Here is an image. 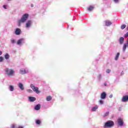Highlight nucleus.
<instances>
[{
  "mask_svg": "<svg viewBox=\"0 0 128 128\" xmlns=\"http://www.w3.org/2000/svg\"><path fill=\"white\" fill-rule=\"evenodd\" d=\"M99 103L100 104H104V100H99Z\"/></svg>",
  "mask_w": 128,
  "mask_h": 128,
  "instance_id": "30",
  "label": "nucleus"
},
{
  "mask_svg": "<svg viewBox=\"0 0 128 128\" xmlns=\"http://www.w3.org/2000/svg\"><path fill=\"white\" fill-rule=\"evenodd\" d=\"M16 44L18 46H23L24 44H26V39H24V38H21L18 40Z\"/></svg>",
  "mask_w": 128,
  "mask_h": 128,
  "instance_id": "4",
  "label": "nucleus"
},
{
  "mask_svg": "<svg viewBox=\"0 0 128 128\" xmlns=\"http://www.w3.org/2000/svg\"><path fill=\"white\" fill-rule=\"evenodd\" d=\"M36 122L37 124H40V120H36Z\"/></svg>",
  "mask_w": 128,
  "mask_h": 128,
  "instance_id": "27",
  "label": "nucleus"
},
{
  "mask_svg": "<svg viewBox=\"0 0 128 128\" xmlns=\"http://www.w3.org/2000/svg\"><path fill=\"white\" fill-rule=\"evenodd\" d=\"M7 0L10 1V0Z\"/></svg>",
  "mask_w": 128,
  "mask_h": 128,
  "instance_id": "42",
  "label": "nucleus"
},
{
  "mask_svg": "<svg viewBox=\"0 0 128 128\" xmlns=\"http://www.w3.org/2000/svg\"><path fill=\"white\" fill-rule=\"evenodd\" d=\"M121 100L122 102H128V95L123 96Z\"/></svg>",
  "mask_w": 128,
  "mask_h": 128,
  "instance_id": "9",
  "label": "nucleus"
},
{
  "mask_svg": "<svg viewBox=\"0 0 128 128\" xmlns=\"http://www.w3.org/2000/svg\"><path fill=\"white\" fill-rule=\"evenodd\" d=\"M126 24H122L120 28H121V30H124V28H126Z\"/></svg>",
  "mask_w": 128,
  "mask_h": 128,
  "instance_id": "25",
  "label": "nucleus"
},
{
  "mask_svg": "<svg viewBox=\"0 0 128 128\" xmlns=\"http://www.w3.org/2000/svg\"><path fill=\"white\" fill-rule=\"evenodd\" d=\"M5 74L8 76H14V74H16V72L12 68H6L5 69Z\"/></svg>",
  "mask_w": 128,
  "mask_h": 128,
  "instance_id": "2",
  "label": "nucleus"
},
{
  "mask_svg": "<svg viewBox=\"0 0 128 128\" xmlns=\"http://www.w3.org/2000/svg\"><path fill=\"white\" fill-rule=\"evenodd\" d=\"M120 52H118L114 57V60H118L120 58Z\"/></svg>",
  "mask_w": 128,
  "mask_h": 128,
  "instance_id": "19",
  "label": "nucleus"
},
{
  "mask_svg": "<svg viewBox=\"0 0 128 128\" xmlns=\"http://www.w3.org/2000/svg\"><path fill=\"white\" fill-rule=\"evenodd\" d=\"M104 26H110L112 24L110 20H106L104 21Z\"/></svg>",
  "mask_w": 128,
  "mask_h": 128,
  "instance_id": "8",
  "label": "nucleus"
},
{
  "mask_svg": "<svg viewBox=\"0 0 128 128\" xmlns=\"http://www.w3.org/2000/svg\"><path fill=\"white\" fill-rule=\"evenodd\" d=\"M114 126V122L112 120L107 121L104 125V128H112Z\"/></svg>",
  "mask_w": 128,
  "mask_h": 128,
  "instance_id": "3",
  "label": "nucleus"
},
{
  "mask_svg": "<svg viewBox=\"0 0 128 128\" xmlns=\"http://www.w3.org/2000/svg\"><path fill=\"white\" fill-rule=\"evenodd\" d=\"M124 38L128 37V32L124 35Z\"/></svg>",
  "mask_w": 128,
  "mask_h": 128,
  "instance_id": "33",
  "label": "nucleus"
},
{
  "mask_svg": "<svg viewBox=\"0 0 128 128\" xmlns=\"http://www.w3.org/2000/svg\"><path fill=\"white\" fill-rule=\"evenodd\" d=\"M104 86H108V84H106V82L104 83Z\"/></svg>",
  "mask_w": 128,
  "mask_h": 128,
  "instance_id": "37",
  "label": "nucleus"
},
{
  "mask_svg": "<svg viewBox=\"0 0 128 128\" xmlns=\"http://www.w3.org/2000/svg\"><path fill=\"white\" fill-rule=\"evenodd\" d=\"M87 10L88 12H92L94 10V6H90Z\"/></svg>",
  "mask_w": 128,
  "mask_h": 128,
  "instance_id": "15",
  "label": "nucleus"
},
{
  "mask_svg": "<svg viewBox=\"0 0 128 128\" xmlns=\"http://www.w3.org/2000/svg\"><path fill=\"white\" fill-rule=\"evenodd\" d=\"M114 96V95L112 94H110V96H109V98H112V97Z\"/></svg>",
  "mask_w": 128,
  "mask_h": 128,
  "instance_id": "35",
  "label": "nucleus"
},
{
  "mask_svg": "<svg viewBox=\"0 0 128 128\" xmlns=\"http://www.w3.org/2000/svg\"><path fill=\"white\" fill-rule=\"evenodd\" d=\"M4 62V57L0 56V62Z\"/></svg>",
  "mask_w": 128,
  "mask_h": 128,
  "instance_id": "29",
  "label": "nucleus"
},
{
  "mask_svg": "<svg viewBox=\"0 0 128 128\" xmlns=\"http://www.w3.org/2000/svg\"><path fill=\"white\" fill-rule=\"evenodd\" d=\"M11 128H16V124H13L11 126Z\"/></svg>",
  "mask_w": 128,
  "mask_h": 128,
  "instance_id": "36",
  "label": "nucleus"
},
{
  "mask_svg": "<svg viewBox=\"0 0 128 128\" xmlns=\"http://www.w3.org/2000/svg\"><path fill=\"white\" fill-rule=\"evenodd\" d=\"M32 26V20H28L25 24L26 28L28 30Z\"/></svg>",
  "mask_w": 128,
  "mask_h": 128,
  "instance_id": "7",
  "label": "nucleus"
},
{
  "mask_svg": "<svg viewBox=\"0 0 128 128\" xmlns=\"http://www.w3.org/2000/svg\"><path fill=\"white\" fill-rule=\"evenodd\" d=\"M98 108V105H96L93 107H92V108H91V110L92 112H96Z\"/></svg>",
  "mask_w": 128,
  "mask_h": 128,
  "instance_id": "16",
  "label": "nucleus"
},
{
  "mask_svg": "<svg viewBox=\"0 0 128 128\" xmlns=\"http://www.w3.org/2000/svg\"><path fill=\"white\" fill-rule=\"evenodd\" d=\"M114 2L115 4H118V2H120V0H114Z\"/></svg>",
  "mask_w": 128,
  "mask_h": 128,
  "instance_id": "31",
  "label": "nucleus"
},
{
  "mask_svg": "<svg viewBox=\"0 0 128 128\" xmlns=\"http://www.w3.org/2000/svg\"><path fill=\"white\" fill-rule=\"evenodd\" d=\"M28 14H23L21 18L18 20V26H20L22 24H24L28 20Z\"/></svg>",
  "mask_w": 128,
  "mask_h": 128,
  "instance_id": "1",
  "label": "nucleus"
},
{
  "mask_svg": "<svg viewBox=\"0 0 128 128\" xmlns=\"http://www.w3.org/2000/svg\"><path fill=\"white\" fill-rule=\"evenodd\" d=\"M27 92H28V94H32V90H30V89H28L26 90Z\"/></svg>",
  "mask_w": 128,
  "mask_h": 128,
  "instance_id": "26",
  "label": "nucleus"
},
{
  "mask_svg": "<svg viewBox=\"0 0 128 128\" xmlns=\"http://www.w3.org/2000/svg\"><path fill=\"white\" fill-rule=\"evenodd\" d=\"M10 58V54H8L6 53L4 55V58L6 60H8Z\"/></svg>",
  "mask_w": 128,
  "mask_h": 128,
  "instance_id": "22",
  "label": "nucleus"
},
{
  "mask_svg": "<svg viewBox=\"0 0 128 128\" xmlns=\"http://www.w3.org/2000/svg\"><path fill=\"white\" fill-rule=\"evenodd\" d=\"M30 87L31 88H32V90H34L37 94H40V91L38 90V88L34 86V84H31Z\"/></svg>",
  "mask_w": 128,
  "mask_h": 128,
  "instance_id": "5",
  "label": "nucleus"
},
{
  "mask_svg": "<svg viewBox=\"0 0 128 128\" xmlns=\"http://www.w3.org/2000/svg\"><path fill=\"white\" fill-rule=\"evenodd\" d=\"M108 114H110V112H106L104 115V118H106V116H108Z\"/></svg>",
  "mask_w": 128,
  "mask_h": 128,
  "instance_id": "23",
  "label": "nucleus"
},
{
  "mask_svg": "<svg viewBox=\"0 0 128 128\" xmlns=\"http://www.w3.org/2000/svg\"><path fill=\"white\" fill-rule=\"evenodd\" d=\"M2 52L0 50V56H2Z\"/></svg>",
  "mask_w": 128,
  "mask_h": 128,
  "instance_id": "38",
  "label": "nucleus"
},
{
  "mask_svg": "<svg viewBox=\"0 0 128 128\" xmlns=\"http://www.w3.org/2000/svg\"><path fill=\"white\" fill-rule=\"evenodd\" d=\"M106 92H102L100 94L101 100H106Z\"/></svg>",
  "mask_w": 128,
  "mask_h": 128,
  "instance_id": "11",
  "label": "nucleus"
},
{
  "mask_svg": "<svg viewBox=\"0 0 128 128\" xmlns=\"http://www.w3.org/2000/svg\"><path fill=\"white\" fill-rule=\"evenodd\" d=\"M52 100V98L50 96H47L46 98V100L47 102H50Z\"/></svg>",
  "mask_w": 128,
  "mask_h": 128,
  "instance_id": "21",
  "label": "nucleus"
},
{
  "mask_svg": "<svg viewBox=\"0 0 128 128\" xmlns=\"http://www.w3.org/2000/svg\"><path fill=\"white\" fill-rule=\"evenodd\" d=\"M124 38L123 37H121L120 38L119 42H120V44H124Z\"/></svg>",
  "mask_w": 128,
  "mask_h": 128,
  "instance_id": "17",
  "label": "nucleus"
},
{
  "mask_svg": "<svg viewBox=\"0 0 128 128\" xmlns=\"http://www.w3.org/2000/svg\"><path fill=\"white\" fill-rule=\"evenodd\" d=\"M106 74H110V69H107L106 70Z\"/></svg>",
  "mask_w": 128,
  "mask_h": 128,
  "instance_id": "32",
  "label": "nucleus"
},
{
  "mask_svg": "<svg viewBox=\"0 0 128 128\" xmlns=\"http://www.w3.org/2000/svg\"><path fill=\"white\" fill-rule=\"evenodd\" d=\"M122 74H124V71H122L121 72V76H122Z\"/></svg>",
  "mask_w": 128,
  "mask_h": 128,
  "instance_id": "40",
  "label": "nucleus"
},
{
  "mask_svg": "<svg viewBox=\"0 0 128 128\" xmlns=\"http://www.w3.org/2000/svg\"><path fill=\"white\" fill-rule=\"evenodd\" d=\"M102 74H99L98 76V78L99 80H102Z\"/></svg>",
  "mask_w": 128,
  "mask_h": 128,
  "instance_id": "24",
  "label": "nucleus"
},
{
  "mask_svg": "<svg viewBox=\"0 0 128 128\" xmlns=\"http://www.w3.org/2000/svg\"><path fill=\"white\" fill-rule=\"evenodd\" d=\"M18 86L21 90H24V84H22V83L19 82L18 84Z\"/></svg>",
  "mask_w": 128,
  "mask_h": 128,
  "instance_id": "13",
  "label": "nucleus"
},
{
  "mask_svg": "<svg viewBox=\"0 0 128 128\" xmlns=\"http://www.w3.org/2000/svg\"><path fill=\"white\" fill-rule=\"evenodd\" d=\"M18 128H24V126H20Z\"/></svg>",
  "mask_w": 128,
  "mask_h": 128,
  "instance_id": "39",
  "label": "nucleus"
},
{
  "mask_svg": "<svg viewBox=\"0 0 128 128\" xmlns=\"http://www.w3.org/2000/svg\"><path fill=\"white\" fill-rule=\"evenodd\" d=\"M28 100H29L30 102H35V100H36V98L34 97L29 96Z\"/></svg>",
  "mask_w": 128,
  "mask_h": 128,
  "instance_id": "14",
  "label": "nucleus"
},
{
  "mask_svg": "<svg viewBox=\"0 0 128 128\" xmlns=\"http://www.w3.org/2000/svg\"><path fill=\"white\" fill-rule=\"evenodd\" d=\"M10 42L12 44H16V40L14 39H12Z\"/></svg>",
  "mask_w": 128,
  "mask_h": 128,
  "instance_id": "28",
  "label": "nucleus"
},
{
  "mask_svg": "<svg viewBox=\"0 0 128 128\" xmlns=\"http://www.w3.org/2000/svg\"><path fill=\"white\" fill-rule=\"evenodd\" d=\"M122 60H126V57L125 56L122 57Z\"/></svg>",
  "mask_w": 128,
  "mask_h": 128,
  "instance_id": "41",
  "label": "nucleus"
},
{
  "mask_svg": "<svg viewBox=\"0 0 128 128\" xmlns=\"http://www.w3.org/2000/svg\"><path fill=\"white\" fill-rule=\"evenodd\" d=\"M3 8H4V10H7L8 8H6V5H3Z\"/></svg>",
  "mask_w": 128,
  "mask_h": 128,
  "instance_id": "34",
  "label": "nucleus"
},
{
  "mask_svg": "<svg viewBox=\"0 0 128 128\" xmlns=\"http://www.w3.org/2000/svg\"><path fill=\"white\" fill-rule=\"evenodd\" d=\"M28 73V68H22L20 70V74H26Z\"/></svg>",
  "mask_w": 128,
  "mask_h": 128,
  "instance_id": "6",
  "label": "nucleus"
},
{
  "mask_svg": "<svg viewBox=\"0 0 128 128\" xmlns=\"http://www.w3.org/2000/svg\"><path fill=\"white\" fill-rule=\"evenodd\" d=\"M35 110H40V104H38L34 106Z\"/></svg>",
  "mask_w": 128,
  "mask_h": 128,
  "instance_id": "18",
  "label": "nucleus"
},
{
  "mask_svg": "<svg viewBox=\"0 0 128 128\" xmlns=\"http://www.w3.org/2000/svg\"><path fill=\"white\" fill-rule=\"evenodd\" d=\"M22 30H20V28H17L15 30V34H16V36H20V34Z\"/></svg>",
  "mask_w": 128,
  "mask_h": 128,
  "instance_id": "12",
  "label": "nucleus"
},
{
  "mask_svg": "<svg viewBox=\"0 0 128 128\" xmlns=\"http://www.w3.org/2000/svg\"><path fill=\"white\" fill-rule=\"evenodd\" d=\"M118 124L120 126H124V120H122V118H118Z\"/></svg>",
  "mask_w": 128,
  "mask_h": 128,
  "instance_id": "10",
  "label": "nucleus"
},
{
  "mask_svg": "<svg viewBox=\"0 0 128 128\" xmlns=\"http://www.w3.org/2000/svg\"><path fill=\"white\" fill-rule=\"evenodd\" d=\"M9 90H10V92H14V86L10 85L9 86Z\"/></svg>",
  "mask_w": 128,
  "mask_h": 128,
  "instance_id": "20",
  "label": "nucleus"
}]
</instances>
